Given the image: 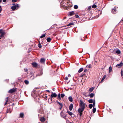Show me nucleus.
I'll return each instance as SVG.
<instances>
[{
	"label": "nucleus",
	"instance_id": "nucleus-1",
	"mask_svg": "<svg viewBox=\"0 0 123 123\" xmlns=\"http://www.w3.org/2000/svg\"><path fill=\"white\" fill-rule=\"evenodd\" d=\"M12 5L13 6L11 7V9L13 11L16 10L19 7V5L18 4H15L14 3L12 4Z\"/></svg>",
	"mask_w": 123,
	"mask_h": 123
},
{
	"label": "nucleus",
	"instance_id": "nucleus-2",
	"mask_svg": "<svg viewBox=\"0 0 123 123\" xmlns=\"http://www.w3.org/2000/svg\"><path fill=\"white\" fill-rule=\"evenodd\" d=\"M86 104L83 102V101L80 100V108H81L85 109V107Z\"/></svg>",
	"mask_w": 123,
	"mask_h": 123
},
{
	"label": "nucleus",
	"instance_id": "nucleus-3",
	"mask_svg": "<svg viewBox=\"0 0 123 123\" xmlns=\"http://www.w3.org/2000/svg\"><path fill=\"white\" fill-rule=\"evenodd\" d=\"M84 109L80 107L78 109V111L80 113V116H81L82 115V112L83 111Z\"/></svg>",
	"mask_w": 123,
	"mask_h": 123
},
{
	"label": "nucleus",
	"instance_id": "nucleus-4",
	"mask_svg": "<svg viewBox=\"0 0 123 123\" xmlns=\"http://www.w3.org/2000/svg\"><path fill=\"white\" fill-rule=\"evenodd\" d=\"M16 91V89L15 88H13L12 89L10 90L8 92L10 93H12Z\"/></svg>",
	"mask_w": 123,
	"mask_h": 123
},
{
	"label": "nucleus",
	"instance_id": "nucleus-5",
	"mask_svg": "<svg viewBox=\"0 0 123 123\" xmlns=\"http://www.w3.org/2000/svg\"><path fill=\"white\" fill-rule=\"evenodd\" d=\"M5 100L6 102L5 103L4 105H6L9 103L8 97H7L6 98H5Z\"/></svg>",
	"mask_w": 123,
	"mask_h": 123
},
{
	"label": "nucleus",
	"instance_id": "nucleus-6",
	"mask_svg": "<svg viewBox=\"0 0 123 123\" xmlns=\"http://www.w3.org/2000/svg\"><path fill=\"white\" fill-rule=\"evenodd\" d=\"M60 115L62 117H63V118H65V119H66V115L64 114L63 111H62L60 113Z\"/></svg>",
	"mask_w": 123,
	"mask_h": 123
},
{
	"label": "nucleus",
	"instance_id": "nucleus-7",
	"mask_svg": "<svg viewBox=\"0 0 123 123\" xmlns=\"http://www.w3.org/2000/svg\"><path fill=\"white\" fill-rule=\"evenodd\" d=\"M52 94L51 95V98H52L54 97H56L57 96V94L55 93H53L52 92Z\"/></svg>",
	"mask_w": 123,
	"mask_h": 123
},
{
	"label": "nucleus",
	"instance_id": "nucleus-8",
	"mask_svg": "<svg viewBox=\"0 0 123 123\" xmlns=\"http://www.w3.org/2000/svg\"><path fill=\"white\" fill-rule=\"evenodd\" d=\"M123 65V63L121 62L120 63L116 65V67L118 68L121 67Z\"/></svg>",
	"mask_w": 123,
	"mask_h": 123
},
{
	"label": "nucleus",
	"instance_id": "nucleus-9",
	"mask_svg": "<svg viewBox=\"0 0 123 123\" xmlns=\"http://www.w3.org/2000/svg\"><path fill=\"white\" fill-rule=\"evenodd\" d=\"M114 51L116 52V53L117 54H119L121 53V51L120 50L117 49H115Z\"/></svg>",
	"mask_w": 123,
	"mask_h": 123
},
{
	"label": "nucleus",
	"instance_id": "nucleus-10",
	"mask_svg": "<svg viewBox=\"0 0 123 123\" xmlns=\"http://www.w3.org/2000/svg\"><path fill=\"white\" fill-rule=\"evenodd\" d=\"M32 64L34 67H37V64L36 62L33 63Z\"/></svg>",
	"mask_w": 123,
	"mask_h": 123
},
{
	"label": "nucleus",
	"instance_id": "nucleus-11",
	"mask_svg": "<svg viewBox=\"0 0 123 123\" xmlns=\"http://www.w3.org/2000/svg\"><path fill=\"white\" fill-rule=\"evenodd\" d=\"M73 104H71L69 106V110L70 111H71L73 109Z\"/></svg>",
	"mask_w": 123,
	"mask_h": 123
},
{
	"label": "nucleus",
	"instance_id": "nucleus-12",
	"mask_svg": "<svg viewBox=\"0 0 123 123\" xmlns=\"http://www.w3.org/2000/svg\"><path fill=\"white\" fill-rule=\"evenodd\" d=\"M116 10L115 8L112 9V12L114 14H115L116 13Z\"/></svg>",
	"mask_w": 123,
	"mask_h": 123
},
{
	"label": "nucleus",
	"instance_id": "nucleus-13",
	"mask_svg": "<svg viewBox=\"0 0 123 123\" xmlns=\"http://www.w3.org/2000/svg\"><path fill=\"white\" fill-rule=\"evenodd\" d=\"M40 120L41 122H44L45 121V119L44 117H42L41 118Z\"/></svg>",
	"mask_w": 123,
	"mask_h": 123
},
{
	"label": "nucleus",
	"instance_id": "nucleus-14",
	"mask_svg": "<svg viewBox=\"0 0 123 123\" xmlns=\"http://www.w3.org/2000/svg\"><path fill=\"white\" fill-rule=\"evenodd\" d=\"M94 94L93 93H90L89 95H88V96H89L91 98L92 97L94 96Z\"/></svg>",
	"mask_w": 123,
	"mask_h": 123
},
{
	"label": "nucleus",
	"instance_id": "nucleus-15",
	"mask_svg": "<svg viewBox=\"0 0 123 123\" xmlns=\"http://www.w3.org/2000/svg\"><path fill=\"white\" fill-rule=\"evenodd\" d=\"M20 117L21 118H23L24 117V114L23 113H20Z\"/></svg>",
	"mask_w": 123,
	"mask_h": 123
},
{
	"label": "nucleus",
	"instance_id": "nucleus-16",
	"mask_svg": "<svg viewBox=\"0 0 123 123\" xmlns=\"http://www.w3.org/2000/svg\"><path fill=\"white\" fill-rule=\"evenodd\" d=\"M68 100L70 102H72L73 101V99L72 97L71 96L69 97H68Z\"/></svg>",
	"mask_w": 123,
	"mask_h": 123
},
{
	"label": "nucleus",
	"instance_id": "nucleus-17",
	"mask_svg": "<svg viewBox=\"0 0 123 123\" xmlns=\"http://www.w3.org/2000/svg\"><path fill=\"white\" fill-rule=\"evenodd\" d=\"M45 61V60L44 58H41L40 60V62L41 63H44Z\"/></svg>",
	"mask_w": 123,
	"mask_h": 123
},
{
	"label": "nucleus",
	"instance_id": "nucleus-18",
	"mask_svg": "<svg viewBox=\"0 0 123 123\" xmlns=\"http://www.w3.org/2000/svg\"><path fill=\"white\" fill-rule=\"evenodd\" d=\"M69 15L70 16L73 15L74 14V11H72L69 12Z\"/></svg>",
	"mask_w": 123,
	"mask_h": 123
},
{
	"label": "nucleus",
	"instance_id": "nucleus-19",
	"mask_svg": "<svg viewBox=\"0 0 123 123\" xmlns=\"http://www.w3.org/2000/svg\"><path fill=\"white\" fill-rule=\"evenodd\" d=\"M109 73H110L112 71V68L111 66H110L109 67Z\"/></svg>",
	"mask_w": 123,
	"mask_h": 123
},
{
	"label": "nucleus",
	"instance_id": "nucleus-20",
	"mask_svg": "<svg viewBox=\"0 0 123 123\" xmlns=\"http://www.w3.org/2000/svg\"><path fill=\"white\" fill-rule=\"evenodd\" d=\"M92 67V65L91 64L87 65L86 66V67L87 68H90Z\"/></svg>",
	"mask_w": 123,
	"mask_h": 123
},
{
	"label": "nucleus",
	"instance_id": "nucleus-21",
	"mask_svg": "<svg viewBox=\"0 0 123 123\" xmlns=\"http://www.w3.org/2000/svg\"><path fill=\"white\" fill-rule=\"evenodd\" d=\"M57 98L59 100H60L61 99L60 93H59L58 94L57 97Z\"/></svg>",
	"mask_w": 123,
	"mask_h": 123
},
{
	"label": "nucleus",
	"instance_id": "nucleus-22",
	"mask_svg": "<svg viewBox=\"0 0 123 123\" xmlns=\"http://www.w3.org/2000/svg\"><path fill=\"white\" fill-rule=\"evenodd\" d=\"M106 77V76L105 75H104L103 76L102 78V79L101 81V82L102 81H103L105 79Z\"/></svg>",
	"mask_w": 123,
	"mask_h": 123
},
{
	"label": "nucleus",
	"instance_id": "nucleus-23",
	"mask_svg": "<svg viewBox=\"0 0 123 123\" xmlns=\"http://www.w3.org/2000/svg\"><path fill=\"white\" fill-rule=\"evenodd\" d=\"M67 112L69 114V115L70 116L72 115L73 114V113L70 111H68Z\"/></svg>",
	"mask_w": 123,
	"mask_h": 123
},
{
	"label": "nucleus",
	"instance_id": "nucleus-24",
	"mask_svg": "<svg viewBox=\"0 0 123 123\" xmlns=\"http://www.w3.org/2000/svg\"><path fill=\"white\" fill-rule=\"evenodd\" d=\"M94 88L93 87H92L90 89H89V91H90V92H92L94 89Z\"/></svg>",
	"mask_w": 123,
	"mask_h": 123
},
{
	"label": "nucleus",
	"instance_id": "nucleus-25",
	"mask_svg": "<svg viewBox=\"0 0 123 123\" xmlns=\"http://www.w3.org/2000/svg\"><path fill=\"white\" fill-rule=\"evenodd\" d=\"M83 70V68H80L78 71V72L79 73L81 72Z\"/></svg>",
	"mask_w": 123,
	"mask_h": 123
},
{
	"label": "nucleus",
	"instance_id": "nucleus-26",
	"mask_svg": "<svg viewBox=\"0 0 123 123\" xmlns=\"http://www.w3.org/2000/svg\"><path fill=\"white\" fill-rule=\"evenodd\" d=\"M56 102L59 105H60L61 106H63V105L62 103H60L58 101Z\"/></svg>",
	"mask_w": 123,
	"mask_h": 123
},
{
	"label": "nucleus",
	"instance_id": "nucleus-27",
	"mask_svg": "<svg viewBox=\"0 0 123 123\" xmlns=\"http://www.w3.org/2000/svg\"><path fill=\"white\" fill-rule=\"evenodd\" d=\"M51 39L50 37H48L47 39V40L48 42L50 41Z\"/></svg>",
	"mask_w": 123,
	"mask_h": 123
},
{
	"label": "nucleus",
	"instance_id": "nucleus-28",
	"mask_svg": "<svg viewBox=\"0 0 123 123\" xmlns=\"http://www.w3.org/2000/svg\"><path fill=\"white\" fill-rule=\"evenodd\" d=\"M88 102L90 103H92L93 102V100L92 99H90L88 101Z\"/></svg>",
	"mask_w": 123,
	"mask_h": 123
},
{
	"label": "nucleus",
	"instance_id": "nucleus-29",
	"mask_svg": "<svg viewBox=\"0 0 123 123\" xmlns=\"http://www.w3.org/2000/svg\"><path fill=\"white\" fill-rule=\"evenodd\" d=\"M25 83L27 85L29 84V82L27 80H25L24 81Z\"/></svg>",
	"mask_w": 123,
	"mask_h": 123
},
{
	"label": "nucleus",
	"instance_id": "nucleus-30",
	"mask_svg": "<svg viewBox=\"0 0 123 123\" xmlns=\"http://www.w3.org/2000/svg\"><path fill=\"white\" fill-rule=\"evenodd\" d=\"M93 106V105L92 104H90L89 105V107L90 109H91Z\"/></svg>",
	"mask_w": 123,
	"mask_h": 123
},
{
	"label": "nucleus",
	"instance_id": "nucleus-31",
	"mask_svg": "<svg viewBox=\"0 0 123 123\" xmlns=\"http://www.w3.org/2000/svg\"><path fill=\"white\" fill-rule=\"evenodd\" d=\"M45 36V34H43L41 36L40 38H43Z\"/></svg>",
	"mask_w": 123,
	"mask_h": 123
},
{
	"label": "nucleus",
	"instance_id": "nucleus-32",
	"mask_svg": "<svg viewBox=\"0 0 123 123\" xmlns=\"http://www.w3.org/2000/svg\"><path fill=\"white\" fill-rule=\"evenodd\" d=\"M96 111V109L95 108H93V113H94Z\"/></svg>",
	"mask_w": 123,
	"mask_h": 123
},
{
	"label": "nucleus",
	"instance_id": "nucleus-33",
	"mask_svg": "<svg viewBox=\"0 0 123 123\" xmlns=\"http://www.w3.org/2000/svg\"><path fill=\"white\" fill-rule=\"evenodd\" d=\"M65 96V94L63 93L61 94V97L62 98H63Z\"/></svg>",
	"mask_w": 123,
	"mask_h": 123
},
{
	"label": "nucleus",
	"instance_id": "nucleus-34",
	"mask_svg": "<svg viewBox=\"0 0 123 123\" xmlns=\"http://www.w3.org/2000/svg\"><path fill=\"white\" fill-rule=\"evenodd\" d=\"M74 25V23H69L68 25L69 26L71 25Z\"/></svg>",
	"mask_w": 123,
	"mask_h": 123
},
{
	"label": "nucleus",
	"instance_id": "nucleus-35",
	"mask_svg": "<svg viewBox=\"0 0 123 123\" xmlns=\"http://www.w3.org/2000/svg\"><path fill=\"white\" fill-rule=\"evenodd\" d=\"M74 8L75 9H77L78 8V6L77 5H75L74 6Z\"/></svg>",
	"mask_w": 123,
	"mask_h": 123
},
{
	"label": "nucleus",
	"instance_id": "nucleus-36",
	"mask_svg": "<svg viewBox=\"0 0 123 123\" xmlns=\"http://www.w3.org/2000/svg\"><path fill=\"white\" fill-rule=\"evenodd\" d=\"M38 46L40 48H41L42 47V46L41 45V44L40 43L38 44Z\"/></svg>",
	"mask_w": 123,
	"mask_h": 123
},
{
	"label": "nucleus",
	"instance_id": "nucleus-37",
	"mask_svg": "<svg viewBox=\"0 0 123 123\" xmlns=\"http://www.w3.org/2000/svg\"><path fill=\"white\" fill-rule=\"evenodd\" d=\"M93 8H96V6L95 5H93L92 6Z\"/></svg>",
	"mask_w": 123,
	"mask_h": 123
},
{
	"label": "nucleus",
	"instance_id": "nucleus-38",
	"mask_svg": "<svg viewBox=\"0 0 123 123\" xmlns=\"http://www.w3.org/2000/svg\"><path fill=\"white\" fill-rule=\"evenodd\" d=\"M75 17L77 18H79V16L78 15H75Z\"/></svg>",
	"mask_w": 123,
	"mask_h": 123
},
{
	"label": "nucleus",
	"instance_id": "nucleus-39",
	"mask_svg": "<svg viewBox=\"0 0 123 123\" xmlns=\"http://www.w3.org/2000/svg\"><path fill=\"white\" fill-rule=\"evenodd\" d=\"M17 0H12V1L13 2H15L17 1Z\"/></svg>",
	"mask_w": 123,
	"mask_h": 123
},
{
	"label": "nucleus",
	"instance_id": "nucleus-40",
	"mask_svg": "<svg viewBox=\"0 0 123 123\" xmlns=\"http://www.w3.org/2000/svg\"><path fill=\"white\" fill-rule=\"evenodd\" d=\"M95 102H93V108H94L95 106Z\"/></svg>",
	"mask_w": 123,
	"mask_h": 123
},
{
	"label": "nucleus",
	"instance_id": "nucleus-41",
	"mask_svg": "<svg viewBox=\"0 0 123 123\" xmlns=\"http://www.w3.org/2000/svg\"><path fill=\"white\" fill-rule=\"evenodd\" d=\"M121 75L122 76H123V71L122 70H121Z\"/></svg>",
	"mask_w": 123,
	"mask_h": 123
},
{
	"label": "nucleus",
	"instance_id": "nucleus-42",
	"mask_svg": "<svg viewBox=\"0 0 123 123\" xmlns=\"http://www.w3.org/2000/svg\"><path fill=\"white\" fill-rule=\"evenodd\" d=\"M2 11V8H1V6H0V13H1Z\"/></svg>",
	"mask_w": 123,
	"mask_h": 123
},
{
	"label": "nucleus",
	"instance_id": "nucleus-43",
	"mask_svg": "<svg viewBox=\"0 0 123 123\" xmlns=\"http://www.w3.org/2000/svg\"><path fill=\"white\" fill-rule=\"evenodd\" d=\"M43 73L42 71L40 72L39 75H40L43 74Z\"/></svg>",
	"mask_w": 123,
	"mask_h": 123
},
{
	"label": "nucleus",
	"instance_id": "nucleus-44",
	"mask_svg": "<svg viewBox=\"0 0 123 123\" xmlns=\"http://www.w3.org/2000/svg\"><path fill=\"white\" fill-rule=\"evenodd\" d=\"M65 79L66 80H67L68 79V78L67 77H65Z\"/></svg>",
	"mask_w": 123,
	"mask_h": 123
},
{
	"label": "nucleus",
	"instance_id": "nucleus-45",
	"mask_svg": "<svg viewBox=\"0 0 123 123\" xmlns=\"http://www.w3.org/2000/svg\"><path fill=\"white\" fill-rule=\"evenodd\" d=\"M25 72H27L28 71V69H27L26 68L25 69Z\"/></svg>",
	"mask_w": 123,
	"mask_h": 123
},
{
	"label": "nucleus",
	"instance_id": "nucleus-46",
	"mask_svg": "<svg viewBox=\"0 0 123 123\" xmlns=\"http://www.w3.org/2000/svg\"><path fill=\"white\" fill-rule=\"evenodd\" d=\"M99 15H98L97 16H95V18H98V17H99Z\"/></svg>",
	"mask_w": 123,
	"mask_h": 123
},
{
	"label": "nucleus",
	"instance_id": "nucleus-47",
	"mask_svg": "<svg viewBox=\"0 0 123 123\" xmlns=\"http://www.w3.org/2000/svg\"><path fill=\"white\" fill-rule=\"evenodd\" d=\"M62 106H61V107L59 108V109L60 110H61L62 109Z\"/></svg>",
	"mask_w": 123,
	"mask_h": 123
},
{
	"label": "nucleus",
	"instance_id": "nucleus-48",
	"mask_svg": "<svg viewBox=\"0 0 123 123\" xmlns=\"http://www.w3.org/2000/svg\"><path fill=\"white\" fill-rule=\"evenodd\" d=\"M68 77H70V76H71V75H70V74H69L68 75Z\"/></svg>",
	"mask_w": 123,
	"mask_h": 123
},
{
	"label": "nucleus",
	"instance_id": "nucleus-49",
	"mask_svg": "<svg viewBox=\"0 0 123 123\" xmlns=\"http://www.w3.org/2000/svg\"><path fill=\"white\" fill-rule=\"evenodd\" d=\"M3 1L4 2H5L6 1V0H3Z\"/></svg>",
	"mask_w": 123,
	"mask_h": 123
},
{
	"label": "nucleus",
	"instance_id": "nucleus-50",
	"mask_svg": "<svg viewBox=\"0 0 123 123\" xmlns=\"http://www.w3.org/2000/svg\"><path fill=\"white\" fill-rule=\"evenodd\" d=\"M93 102H95V99H94L93 100Z\"/></svg>",
	"mask_w": 123,
	"mask_h": 123
},
{
	"label": "nucleus",
	"instance_id": "nucleus-51",
	"mask_svg": "<svg viewBox=\"0 0 123 123\" xmlns=\"http://www.w3.org/2000/svg\"><path fill=\"white\" fill-rule=\"evenodd\" d=\"M47 91L48 92H49V90H47Z\"/></svg>",
	"mask_w": 123,
	"mask_h": 123
},
{
	"label": "nucleus",
	"instance_id": "nucleus-52",
	"mask_svg": "<svg viewBox=\"0 0 123 123\" xmlns=\"http://www.w3.org/2000/svg\"><path fill=\"white\" fill-rule=\"evenodd\" d=\"M2 2V0H0V3Z\"/></svg>",
	"mask_w": 123,
	"mask_h": 123
},
{
	"label": "nucleus",
	"instance_id": "nucleus-53",
	"mask_svg": "<svg viewBox=\"0 0 123 123\" xmlns=\"http://www.w3.org/2000/svg\"><path fill=\"white\" fill-rule=\"evenodd\" d=\"M8 110H7V113H8Z\"/></svg>",
	"mask_w": 123,
	"mask_h": 123
},
{
	"label": "nucleus",
	"instance_id": "nucleus-54",
	"mask_svg": "<svg viewBox=\"0 0 123 123\" xmlns=\"http://www.w3.org/2000/svg\"><path fill=\"white\" fill-rule=\"evenodd\" d=\"M14 104H12V105H14Z\"/></svg>",
	"mask_w": 123,
	"mask_h": 123
},
{
	"label": "nucleus",
	"instance_id": "nucleus-55",
	"mask_svg": "<svg viewBox=\"0 0 123 123\" xmlns=\"http://www.w3.org/2000/svg\"><path fill=\"white\" fill-rule=\"evenodd\" d=\"M52 98H51V100H52Z\"/></svg>",
	"mask_w": 123,
	"mask_h": 123
},
{
	"label": "nucleus",
	"instance_id": "nucleus-56",
	"mask_svg": "<svg viewBox=\"0 0 123 123\" xmlns=\"http://www.w3.org/2000/svg\"><path fill=\"white\" fill-rule=\"evenodd\" d=\"M79 63H78V65H79Z\"/></svg>",
	"mask_w": 123,
	"mask_h": 123
},
{
	"label": "nucleus",
	"instance_id": "nucleus-57",
	"mask_svg": "<svg viewBox=\"0 0 123 123\" xmlns=\"http://www.w3.org/2000/svg\"><path fill=\"white\" fill-rule=\"evenodd\" d=\"M30 52V51L29 50V52Z\"/></svg>",
	"mask_w": 123,
	"mask_h": 123
},
{
	"label": "nucleus",
	"instance_id": "nucleus-58",
	"mask_svg": "<svg viewBox=\"0 0 123 123\" xmlns=\"http://www.w3.org/2000/svg\"><path fill=\"white\" fill-rule=\"evenodd\" d=\"M66 18V17H65V18Z\"/></svg>",
	"mask_w": 123,
	"mask_h": 123
},
{
	"label": "nucleus",
	"instance_id": "nucleus-59",
	"mask_svg": "<svg viewBox=\"0 0 123 123\" xmlns=\"http://www.w3.org/2000/svg\"><path fill=\"white\" fill-rule=\"evenodd\" d=\"M1 15V14H0V16Z\"/></svg>",
	"mask_w": 123,
	"mask_h": 123
}]
</instances>
